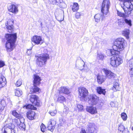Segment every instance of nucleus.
<instances>
[{"instance_id": "obj_1", "label": "nucleus", "mask_w": 133, "mask_h": 133, "mask_svg": "<svg viewBox=\"0 0 133 133\" xmlns=\"http://www.w3.org/2000/svg\"><path fill=\"white\" fill-rule=\"evenodd\" d=\"M124 42H114L112 46V49L108 50L112 56L110 58V64L113 67L116 68L123 62L122 58L117 56L119 55L121 52L124 50L125 46Z\"/></svg>"}, {"instance_id": "obj_2", "label": "nucleus", "mask_w": 133, "mask_h": 133, "mask_svg": "<svg viewBox=\"0 0 133 133\" xmlns=\"http://www.w3.org/2000/svg\"><path fill=\"white\" fill-rule=\"evenodd\" d=\"M29 100L32 104H29L25 105L23 107H25L27 109L36 110V107H40L42 105V102L39 99V97L37 95L32 94L30 96Z\"/></svg>"}, {"instance_id": "obj_3", "label": "nucleus", "mask_w": 133, "mask_h": 133, "mask_svg": "<svg viewBox=\"0 0 133 133\" xmlns=\"http://www.w3.org/2000/svg\"><path fill=\"white\" fill-rule=\"evenodd\" d=\"M43 52V53L42 54V56H35V57L36 58V64L40 67H42L45 65L47 60L50 59L48 50L46 49H44Z\"/></svg>"}, {"instance_id": "obj_4", "label": "nucleus", "mask_w": 133, "mask_h": 133, "mask_svg": "<svg viewBox=\"0 0 133 133\" xmlns=\"http://www.w3.org/2000/svg\"><path fill=\"white\" fill-rule=\"evenodd\" d=\"M133 0H129L125 1L124 2H121L120 3L122 8L124 11L125 14L129 15L131 13V11L133 9V5L132 4L131 2Z\"/></svg>"}, {"instance_id": "obj_5", "label": "nucleus", "mask_w": 133, "mask_h": 133, "mask_svg": "<svg viewBox=\"0 0 133 133\" xmlns=\"http://www.w3.org/2000/svg\"><path fill=\"white\" fill-rule=\"evenodd\" d=\"M110 3L108 0H104L102 5L101 12L103 14L107 15L109 11Z\"/></svg>"}, {"instance_id": "obj_6", "label": "nucleus", "mask_w": 133, "mask_h": 133, "mask_svg": "<svg viewBox=\"0 0 133 133\" xmlns=\"http://www.w3.org/2000/svg\"><path fill=\"white\" fill-rule=\"evenodd\" d=\"M78 92L80 98L85 100L87 99L89 96L88 90L86 88L83 87H80L78 88Z\"/></svg>"}, {"instance_id": "obj_7", "label": "nucleus", "mask_w": 133, "mask_h": 133, "mask_svg": "<svg viewBox=\"0 0 133 133\" xmlns=\"http://www.w3.org/2000/svg\"><path fill=\"white\" fill-rule=\"evenodd\" d=\"M103 71L105 74L106 78L111 80L115 79L116 75L110 70L104 68L103 69Z\"/></svg>"}, {"instance_id": "obj_8", "label": "nucleus", "mask_w": 133, "mask_h": 133, "mask_svg": "<svg viewBox=\"0 0 133 133\" xmlns=\"http://www.w3.org/2000/svg\"><path fill=\"white\" fill-rule=\"evenodd\" d=\"M18 5L17 4H9L8 5V9L9 11L14 14H16L18 12Z\"/></svg>"}, {"instance_id": "obj_9", "label": "nucleus", "mask_w": 133, "mask_h": 133, "mask_svg": "<svg viewBox=\"0 0 133 133\" xmlns=\"http://www.w3.org/2000/svg\"><path fill=\"white\" fill-rule=\"evenodd\" d=\"M15 46V42H6L5 45L6 50L8 52L12 51Z\"/></svg>"}, {"instance_id": "obj_10", "label": "nucleus", "mask_w": 133, "mask_h": 133, "mask_svg": "<svg viewBox=\"0 0 133 133\" xmlns=\"http://www.w3.org/2000/svg\"><path fill=\"white\" fill-rule=\"evenodd\" d=\"M86 110L87 112L92 115L97 114L98 112L96 108L93 106H87Z\"/></svg>"}, {"instance_id": "obj_11", "label": "nucleus", "mask_w": 133, "mask_h": 133, "mask_svg": "<svg viewBox=\"0 0 133 133\" xmlns=\"http://www.w3.org/2000/svg\"><path fill=\"white\" fill-rule=\"evenodd\" d=\"M33 85H39L41 83L42 79L38 75L34 74L33 77Z\"/></svg>"}, {"instance_id": "obj_12", "label": "nucleus", "mask_w": 133, "mask_h": 133, "mask_svg": "<svg viewBox=\"0 0 133 133\" xmlns=\"http://www.w3.org/2000/svg\"><path fill=\"white\" fill-rule=\"evenodd\" d=\"M7 42H16L17 38V34L15 33L13 34H7L5 36Z\"/></svg>"}, {"instance_id": "obj_13", "label": "nucleus", "mask_w": 133, "mask_h": 133, "mask_svg": "<svg viewBox=\"0 0 133 133\" xmlns=\"http://www.w3.org/2000/svg\"><path fill=\"white\" fill-rule=\"evenodd\" d=\"M56 124V122L54 119H50L48 123L47 127L48 130L53 131L54 128V126Z\"/></svg>"}, {"instance_id": "obj_14", "label": "nucleus", "mask_w": 133, "mask_h": 133, "mask_svg": "<svg viewBox=\"0 0 133 133\" xmlns=\"http://www.w3.org/2000/svg\"><path fill=\"white\" fill-rule=\"evenodd\" d=\"M32 110L28 111L26 113V116L27 118L30 120H33L35 119L36 113Z\"/></svg>"}, {"instance_id": "obj_15", "label": "nucleus", "mask_w": 133, "mask_h": 133, "mask_svg": "<svg viewBox=\"0 0 133 133\" xmlns=\"http://www.w3.org/2000/svg\"><path fill=\"white\" fill-rule=\"evenodd\" d=\"M6 106V103L4 100H1L0 102V119L1 118L2 116L3 115V111Z\"/></svg>"}, {"instance_id": "obj_16", "label": "nucleus", "mask_w": 133, "mask_h": 133, "mask_svg": "<svg viewBox=\"0 0 133 133\" xmlns=\"http://www.w3.org/2000/svg\"><path fill=\"white\" fill-rule=\"evenodd\" d=\"M37 85H33V87H31L30 90V94H33L39 93L41 91V89L37 87Z\"/></svg>"}, {"instance_id": "obj_17", "label": "nucleus", "mask_w": 133, "mask_h": 133, "mask_svg": "<svg viewBox=\"0 0 133 133\" xmlns=\"http://www.w3.org/2000/svg\"><path fill=\"white\" fill-rule=\"evenodd\" d=\"M6 81L5 77L0 74V89L6 86Z\"/></svg>"}, {"instance_id": "obj_18", "label": "nucleus", "mask_w": 133, "mask_h": 133, "mask_svg": "<svg viewBox=\"0 0 133 133\" xmlns=\"http://www.w3.org/2000/svg\"><path fill=\"white\" fill-rule=\"evenodd\" d=\"M96 77L97 82L99 84H102L105 81V79L103 75L98 74L97 75Z\"/></svg>"}, {"instance_id": "obj_19", "label": "nucleus", "mask_w": 133, "mask_h": 133, "mask_svg": "<svg viewBox=\"0 0 133 133\" xmlns=\"http://www.w3.org/2000/svg\"><path fill=\"white\" fill-rule=\"evenodd\" d=\"M14 23V21H12L11 20H9L7 22V23L6 24V27L7 29L9 30V32H11L12 30L13 27L12 24Z\"/></svg>"}, {"instance_id": "obj_20", "label": "nucleus", "mask_w": 133, "mask_h": 133, "mask_svg": "<svg viewBox=\"0 0 133 133\" xmlns=\"http://www.w3.org/2000/svg\"><path fill=\"white\" fill-rule=\"evenodd\" d=\"M11 115L18 119H20L22 117V115L20 112H18L16 110H13L11 111Z\"/></svg>"}, {"instance_id": "obj_21", "label": "nucleus", "mask_w": 133, "mask_h": 133, "mask_svg": "<svg viewBox=\"0 0 133 133\" xmlns=\"http://www.w3.org/2000/svg\"><path fill=\"white\" fill-rule=\"evenodd\" d=\"M96 90V92L98 94H102L105 95L106 94V92L105 89H102L101 87H97Z\"/></svg>"}, {"instance_id": "obj_22", "label": "nucleus", "mask_w": 133, "mask_h": 133, "mask_svg": "<svg viewBox=\"0 0 133 133\" xmlns=\"http://www.w3.org/2000/svg\"><path fill=\"white\" fill-rule=\"evenodd\" d=\"M90 99L92 104L96 105L99 100V97L96 95L93 94L92 95Z\"/></svg>"}, {"instance_id": "obj_23", "label": "nucleus", "mask_w": 133, "mask_h": 133, "mask_svg": "<svg viewBox=\"0 0 133 133\" xmlns=\"http://www.w3.org/2000/svg\"><path fill=\"white\" fill-rule=\"evenodd\" d=\"M121 88L120 86L119 83L117 82H115L114 83L113 87L112 88V89L114 92H116L120 91Z\"/></svg>"}, {"instance_id": "obj_24", "label": "nucleus", "mask_w": 133, "mask_h": 133, "mask_svg": "<svg viewBox=\"0 0 133 133\" xmlns=\"http://www.w3.org/2000/svg\"><path fill=\"white\" fill-rule=\"evenodd\" d=\"M32 42H41L42 41V37L40 36L35 35L31 38Z\"/></svg>"}, {"instance_id": "obj_25", "label": "nucleus", "mask_w": 133, "mask_h": 133, "mask_svg": "<svg viewBox=\"0 0 133 133\" xmlns=\"http://www.w3.org/2000/svg\"><path fill=\"white\" fill-rule=\"evenodd\" d=\"M122 34L123 35L125 36L127 39H128L129 38L130 31L129 29H125L124 30L122 31Z\"/></svg>"}, {"instance_id": "obj_26", "label": "nucleus", "mask_w": 133, "mask_h": 133, "mask_svg": "<svg viewBox=\"0 0 133 133\" xmlns=\"http://www.w3.org/2000/svg\"><path fill=\"white\" fill-rule=\"evenodd\" d=\"M118 130L119 132H122L125 131H128L127 130H125L124 126L122 123H120L118 127Z\"/></svg>"}, {"instance_id": "obj_27", "label": "nucleus", "mask_w": 133, "mask_h": 133, "mask_svg": "<svg viewBox=\"0 0 133 133\" xmlns=\"http://www.w3.org/2000/svg\"><path fill=\"white\" fill-rule=\"evenodd\" d=\"M6 127H7L9 129V130H11V131L14 129L15 126L12 124V123H7L5 126Z\"/></svg>"}, {"instance_id": "obj_28", "label": "nucleus", "mask_w": 133, "mask_h": 133, "mask_svg": "<svg viewBox=\"0 0 133 133\" xmlns=\"http://www.w3.org/2000/svg\"><path fill=\"white\" fill-rule=\"evenodd\" d=\"M79 9V5L78 3H74L72 5V10L74 12H76Z\"/></svg>"}, {"instance_id": "obj_29", "label": "nucleus", "mask_w": 133, "mask_h": 133, "mask_svg": "<svg viewBox=\"0 0 133 133\" xmlns=\"http://www.w3.org/2000/svg\"><path fill=\"white\" fill-rule=\"evenodd\" d=\"M129 74L131 77H133V65L132 63H129Z\"/></svg>"}, {"instance_id": "obj_30", "label": "nucleus", "mask_w": 133, "mask_h": 133, "mask_svg": "<svg viewBox=\"0 0 133 133\" xmlns=\"http://www.w3.org/2000/svg\"><path fill=\"white\" fill-rule=\"evenodd\" d=\"M117 14L120 17H122L123 18H126L128 16V15L127 14H124L122 13L121 12L117 10Z\"/></svg>"}, {"instance_id": "obj_31", "label": "nucleus", "mask_w": 133, "mask_h": 133, "mask_svg": "<svg viewBox=\"0 0 133 133\" xmlns=\"http://www.w3.org/2000/svg\"><path fill=\"white\" fill-rule=\"evenodd\" d=\"M65 98L63 96H59L57 99V101L60 103H62L65 101Z\"/></svg>"}, {"instance_id": "obj_32", "label": "nucleus", "mask_w": 133, "mask_h": 133, "mask_svg": "<svg viewBox=\"0 0 133 133\" xmlns=\"http://www.w3.org/2000/svg\"><path fill=\"white\" fill-rule=\"evenodd\" d=\"M66 87H61L58 89V91L59 93L66 94Z\"/></svg>"}, {"instance_id": "obj_33", "label": "nucleus", "mask_w": 133, "mask_h": 133, "mask_svg": "<svg viewBox=\"0 0 133 133\" xmlns=\"http://www.w3.org/2000/svg\"><path fill=\"white\" fill-rule=\"evenodd\" d=\"M2 133H10L11 132L9 129L4 126L2 128Z\"/></svg>"}, {"instance_id": "obj_34", "label": "nucleus", "mask_w": 133, "mask_h": 133, "mask_svg": "<svg viewBox=\"0 0 133 133\" xmlns=\"http://www.w3.org/2000/svg\"><path fill=\"white\" fill-rule=\"evenodd\" d=\"M124 20L123 19H118V25L119 26L122 27L124 26Z\"/></svg>"}, {"instance_id": "obj_35", "label": "nucleus", "mask_w": 133, "mask_h": 133, "mask_svg": "<svg viewBox=\"0 0 133 133\" xmlns=\"http://www.w3.org/2000/svg\"><path fill=\"white\" fill-rule=\"evenodd\" d=\"M121 117L123 121H125L127 120V116L126 114L123 112L121 113Z\"/></svg>"}, {"instance_id": "obj_36", "label": "nucleus", "mask_w": 133, "mask_h": 133, "mask_svg": "<svg viewBox=\"0 0 133 133\" xmlns=\"http://www.w3.org/2000/svg\"><path fill=\"white\" fill-rule=\"evenodd\" d=\"M19 122L18 121L17 119L16 118H14L12 119V124L15 126L16 125L17 126H18V125H19Z\"/></svg>"}, {"instance_id": "obj_37", "label": "nucleus", "mask_w": 133, "mask_h": 133, "mask_svg": "<svg viewBox=\"0 0 133 133\" xmlns=\"http://www.w3.org/2000/svg\"><path fill=\"white\" fill-rule=\"evenodd\" d=\"M101 17V15L100 14H97L96 15L94 16L95 21L96 22L99 21Z\"/></svg>"}, {"instance_id": "obj_38", "label": "nucleus", "mask_w": 133, "mask_h": 133, "mask_svg": "<svg viewBox=\"0 0 133 133\" xmlns=\"http://www.w3.org/2000/svg\"><path fill=\"white\" fill-rule=\"evenodd\" d=\"M124 21L125 23L128 25L130 26H132L131 21L130 19H128L127 18L124 19Z\"/></svg>"}, {"instance_id": "obj_39", "label": "nucleus", "mask_w": 133, "mask_h": 133, "mask_svg": "<svg viewBox=\"0 0 133 133\" xmlns=\"http://www.w3.org/2000/svg\"><path fill=\"white\" fill-rule=\"evenodd\" d=\"M22 91L17 89L15 90V95L18 96H20L22 95Z\"/></svg>"}, {"instance_id": "obj_40", "label": "nucleus", "mask_w": 133, "mask_h": 133, "mask_svg": "<svg viewBox=\"0 0 133 133\" xmlns=\"http://www.w3.org/2000/svg\"><path fill=\"white\" fill-rule=\"evenodd\" d=\"M41 131L43 132H44L46 130V128L45 125L42 123L40 126Z\"/></svg>"}, {"instance_id": "obj_41", "label": "nucleus", "mask_w": 133, "mask_h": 133, "mask_svg": "<svg viewBox=\"0 0 133 133\" xmlns=\"http://www.w3.org/2000/svg\"><path fill=\"white\" fill-rule=\"evenodd\" d=\"M77 107L78 108V111H82L84 110L83 105L81 104H78L77 105Z\"/></svg>"}, {"instance_id": "obj_42", "label": "nucleus", "mask_w": 133, "mask_h": 133, "mask_svg": "<svg viewBox=\"0 0 133 133\" xmlns=\"http://www.w3.org/2000/svg\"><path fill=\"white\" fill-rule=\"evenodd\" d=\"M18 127L20 129L22 130L24 129L25 128L24 124L23 123L20 122H19V125H18Z\"/></svg>"}, {"instance_id": "obj_43", "label": "nucleus", "mask_w": 133, "mask_h": 133, "mask_svg": "<svg viewBox=\"0 0 133 133\" xmlns=\"http://www.w3.org/2000/svg\"><path fill=\"white\" fill-rule=\"evenodd\" d=\"M22 84L21 81L20 79H19L16 82L15 85L16 87H19Z\"/></svg>"}, {"instance_id": "obj_44", "label": "nucleus", "mask_w": 133, "mask_h": 133, "mask_svg": "<svg viewBox=\"0 0 133 133\" xmlns=\"http://www.w3.org/2000/svg\"><path fill=\"white\" fill-rule=\"evenodd\" d=\"M124 39L122 37L118 38L115 40V42H124Z\"/></svg>"}, {"instance_id": "obj_45", "label": "nucleus", "mask_w": 133, "mask_h": 133, "mask_svg": "<svg viewBox=\"0 0 133 133\" xmlns=\"http://www.w3.org/2000/svg\"><path fill=\"white\" fill-rule=\"evenodd\" d=\"M95 128L94 127L90 128L89 129V133H94V130Z\"/></svg>"}, {"instance_id": "obj_46", "label": "nucleus", "mask_w": 133, "mask_h": 133, "mask_svg": "<svg viewBox=\"0 0 133 133\" xmlns=\"http://www.w3.org/2000/svg\"><path fill=\"white\" fill-rule=\"evenodd\" d=\"M5 65L4 62L0 60V68L3 67Z\"/></svg>"}, {"instance_id": "obj_47", "label": "nucleus", "mask_w": 133, "mask_h": 133, "mask_svg": "<svg viewBox=\"0 0 133 133\" xmlns=\"http://www.w3.org/2000/svg\"><path fill=\"white\" fill-rule=\"evenodd\" d=\"M51 2L53 4H57L58 5V2L57 0H51Z\"/></svg>"}, {"instance_id": "obj_48", "label": "nucleus", "mask_w": 133, "mask_h": 133, "mask_svg": "<svg viewBox=\"0 0 133 133\" xmlns=\"http://www.w3.org/2000/svg\"><path fill=\"white\" fill-rule=\"evenodd\" d=\"M75 17L77 19L79 18L81 16V14L79 12H77L75 14Z\"/></svg>"}, {"instance_id": "obj_49", "label": "nucleus", "mask_w": 133, "mask_h": 133, "mask_svg": "<svg viewBox=\"0 0 133 133\" xmlns=\"http://www.w3.org/2000/svg\"><path fill=\"white\" fill-rule=\"evenodd\" d=\"M80 133H88L86 130L83 128H82L81 129Z\"/></svg>"}, {"instance_id": "obj_50", "label": "nucleus", "mask_w": 133, "mask_h": 133, "mask_svg": "<svg viewBox=\"0 0 133 133\" xmlns=\"http://www.w3.org/2000/svg\"><path fill=\"white\" fill-rule=\"evenodd\" d=\"M98 57L99 59L101 60H103L104 58V56L102 54H100L99 55Z\"/></svg>"}, {"instance_id": "obj_51", "label": "nucleus", "mask_w": 133, "mask_h": 133, "mask_svg": "<svg viewBox=\"0 0 133 133\" xmlns=\"http://www.w3.org/2000/svg\"><path fill=\"white\" fill-rule=\"evenodd\" d=\"M49 114L51 116H53L56 115V112H54V111H52L50 112Z\"/></svg>"}, {"instance_id": "obj_52", "label": "nucleus", "mask_w": 133, "mask_h": 133, "mask_svg": "<svg viewBox=\"0 0 133 133\" xmlns=\"http://www.w3.org/2000/svg\"><path fill=\"white\" fill-rule=\"evenodd\" d=\"M67 95H68V96H70L71 95L70 93H71V91L67 89Z\"/></svg>"}, {"instance_id": "obj_53", "label": "nucleus", "mask_w": 133, "mask_h": 133, "mask_svg": "<svg viewBox=\"0 0 133 133\" xmlns=\"http://www.w3.org/2000/svg\"><path fill=\"white\" fill-rule=\"evenodd\" d=\"M129 132L128 131H125L122 133H129Z\"/></svg>"}, {"instance_id": "obj_54", "label": "nucleus", "mask_w": 133, "mask_h": 133, "mask_svg": "<svg viewBox=\"0 0 133 133\" xmlns=\"http://www.w3.org/2000/svg\"><path fill=\"white\" fill-rule=\"evenodd\" d=\"M35 44H38L40 43V42H34Z\"/></svg>"}, {"instance_id": "obj_55", "label": "nucleus", "mask_w": 133, "mask_h": 133, "mask_svg": "<svg viewBox=\"0 0 133 133\" xmlns=\"http://www.w3.org/2000/svg\"><path fill=\"white\" fill-rule=\"evenodd\" d=\"M132 130H133V127H132Z\"/></svg>"}, {"instance_id": "obj_56", "label": "nucleus", "mask_w": 133, "mask_h": 133, "mask_svg": "<svg viewBox=\"0 0 133 133\" xmlns=\"http://www.w3.org/2000/svg\"><path fill=\"white\" fill-rule=\"evenodd\" d=\"M98 38L97 37H96V39H98Z\"/></svg>"}, {"instance_id": "obj_57", "label": "nucleus", "mask_w": 133, "mask_h": 133, "mask_svg": "<svg viewBox=\"0 0 133 133\" xmlns=\"http://www.w3.org/2000/svg\"><path fill=\"white\" fill-rule=\"evenodd\" d=\"M83 67H84V65H83Z\"/></svg>"}]
</instances>
